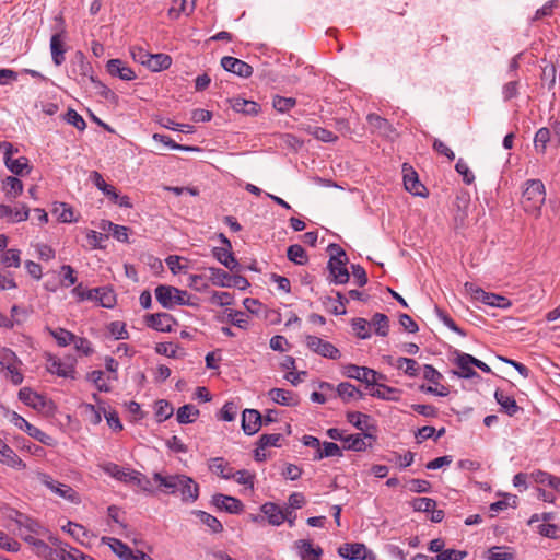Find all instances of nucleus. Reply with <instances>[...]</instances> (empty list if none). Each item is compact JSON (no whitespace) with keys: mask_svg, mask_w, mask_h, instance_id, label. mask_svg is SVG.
I'll list each match as a JSON object with an SVG mask.
<instances>
[{"mask_svg":"<svg viewBox=\"0 0 560 560\" xmlns=\"http://www.w3.org/2000/svg\"><path fill=\"white\" fill-rule=\"evenodd\" d=\"M153 480L166 493L179 492L184 502H194L198 499L199 487L192 478L186 475L153 474Z\"/></svg>","mask_w":560,"mask_h":560,"instance_id":"obj_1","label":"nucleus"},{"mask_svg":"<svg viewBox=\"0 0 560 560\" xmlns=\"http://www.w3.org/2000/svg\"><path fill=\"white\" fill-rule=\"evenodd\" d=\"M545 200L546 191L542 182L539 179L527 180L521 201L523 209L527 213L538 217Z\"/></svg>","mask_w":560,"mask_h":560,"instance_id":"obj_2","label":"nucleus"},{"mask_svg":"<svg viewBox=\"0 0 560 560\" xmlns=\"http://www.w3.org/2000/svg\"><path fill=\"white\" fill-rule=\"evenodd\" d=\"M155 298L165 308H172L175 305H191L187 291L171 285L161 284L156 287Z\"/></svg>","mask_w":560,"mask_h":560,"instance_id":"obj_3","label":"nucleus"},{"mask_svg":"<svg viewBox=\"0 0 560 560\" xmlns=\"http://www.w3.org/2000/svg\"><path fill=\"white\" fill-rule=\"evenodd\" d=\"M37 480L48 488L56 495L65 499L66 501L79 504L81 502L80 495L75 490H73L70 486L59 482L55 480L51 476L46 472L37 471L36 472Z\"/></svg>","mask_w":560,"mask_h":560,"instance_id":"obj_4","label":"nucleus"},{"mask_svg":"<svg viewBox=\"0 0 560 560\" xmlns=\"http://www.w3.org/2000/svg\"><path fill=\"white\" fill-rule=\"evenodd\" d=\"M331 257L328 261V269L332 281L338 284H343L349 280V271L346 268L347 257L346 253L338 246L331 245Z\"/></svg>","mask_w":560,"mask_h":560,"instance_id":"obj_5","label":"nucleus"},{"mask_svg":"<svg viewBox=\"0 0 560 560\" xmlns=\"http://www.w3.org/2000/svg\"><path fill=\"white\" fill-rule=\"evenodd\" d=\"M103 470L109 475L110 477L122 481V482H133L143 490L148 489L149 480L145 479V477L132 469L129 468H121L117 464L114 463H107L103 466Z\"/></svg>","mask_w":560,"mask_h":560,"instance_id":"obj_6","label":"nucleus"},{"mask_svg":"<svg viewBox=\"0 0 560 560\" xmlns=\"http://www.w3.org/2000/svg\"><path fill=\"white\" fill-rule=\"evenodd\" d=\"M465 291L476 301H480L489 306L506 308L511 305L510 301L502 295L485 292L481 288L471 282L465 283Z\"/></svg>","mask_w":560,"mask_h":560,"instance_id":"obj_7","label":"nucleus"},{"mask_svg":"<svg viewBox=\"0 0 560 560\" xmlns=\"http://www.w3.org/2000/svg\"><path fill=\"white\" fill-rule=\"evenodd\" d=\"M9 420L15 427H18L22 431L26 432L31 438L37 440L38 442H40L47 446L56 445V440L52 436L46 434L40 429L31 424L28 421H26L22 416H20L15 411L11 412Z\"/></svg>","mask_w":560,"mask_h":560,"instance_id":"obj_8","label":"nucleus"},{"mask_svg":"<svg viewBox=\"0 0 560 560\" xmlns=\"http://www.w3.org/2000/svg\"><path fill=\"white\" fill-rule=\"evenodd\" d=\"M307 349L320 357L336 360L340 358V351L329 341L317 336L306 335L304 338Z\"/></svg>","mask_w":560,"mask_h":560,"instance_id":"obj_9","label":"nucleus"},{"mask_svg":"<svg viewBox=\"0 0 560 560\" xmlns=\"http://www.w3.org/2000/svg\"><path fill=\"white\" fill-rule=\"evenodd\" d=\"M343 375L349 378L358 380L360 382L365 383L368 386H371V384H375V377L377 375V372L366 366L348 364L343 369Z\"/></svg>","mask_w":560,"mask_h":560,"instance_id":"obj_10","label":"nucleus"},{"mask_svg":"<svg viewBox=\"0 0 560 560\" xmlns=\"http://www.w3.org/2000/svg\"><path fill=\"white\" fill-rule=\"evenodd\" d=\"M221 66L224 70L241 78H249L253 74V67L250 65L234 57H223L221 59Z\"/></svg>","mask_w":560,"mask_h":560,"instance_id":"obj_11","label":"nucleus"},{"mask_svg":"<svg viewBox=\"0 0 560 560\" xmlns=\"http://www.w3.org/2000/svg\"><path fill=\"white\" fill-rule=\"evenodd\" d=\"M222 242L225 244V247H215L213 248V256L220 261L223 266L229 268L231 271H234L238 267V262L231 253V242L221 234Z\"/></svg>","mask_w":560,"mask_h":560,"instance_id":"obj_12","label":"nucleus"},{"mask_svg":"<svg viewBox=\"0 0 560 560\" xmlns=\"http://www.w3.org/2000/svg\"><path fill=\"white\" fill-rule=\"evenodd\" d=\"M50 540L52 541L54 545L57 546L56 550L49 549L50 560H81V557H84L85 555L75 548L67 549L68 546L62 545L57 538H50Z\"/></svg>","mask_w":560,"mask_h":560,"instance_id":"obj_13","label":"nucleus"},{"mask_svg":"<svg viewBox=\"0 0 560 560\" xmlns=\"http://www.w3.org/2000/svg\"><path fill=\"white\" fill-rule=\"evenodd\" d=\"M262 425V416L256 409H245L242 416V429L253 435L259 431Z\"/></svg>","mask_w":560,"mask_h":560,"instance_id":"obj_14","label":"nucleus"},{"mask_svg":"<svg viewBox=\"0 0 560 560\" xmlns=\"http://www.w3.org/2000/svg\"><path fill=\"white\" fill-rule=\"evenodd\" d=\"M30 215V209L26 205L22 203L14 209L10 206L0 203V219L5 218L11 223H19L26 221Z\"/></svg>","mask_w":560,"mask_h":560,"instance_id":"obj_15","label":"nucleus"},{"mask_svg":"<svg viewBox=\"0 0 560 560\" xmlns=\"http://www.w3.org/2000/svg\"><path fill=\"white\" fill-rule=\"evenodd\" d=\"M212 503L220 510L232 514H238L243 511V503L241 500L225 494H215L212 497Z\"/></svg>","mask_w":560,"mask_h":560,"instance_id":"obj_16","label":"nucleus"},{"mask_svg":"<svg viewBox=\"0 0 560 560\" xmlns=\"http://www.w3.org/2000/svg\"><path fill=\"white\" fill-rule=\"evenodd\" d=\"M294 548L301 560H319L323 555V549L319 546H314L306 539L296 540Z\"/></svg>","mask_w":560,"mask_h":560,"instance_id":"obj_17","label":"nucleus"},{"mask_svg":"<svg viewBox=\"0 0 560 560\" xmlns=\"http://www.w3.org/2000/svg\"><path fill=\"white\" fill-rule=\"evenodd\" d=\"M366 120L371 129L380 136L393 138L396 135V130L389 121L376 114L368 115Z\"/></svg>","mask_w":560,"mask_h":560,"instance_id":"obj_18","label":"nucleus"},{"mask_svg":"<svg viewBox=\"0 0 560 560\" xmlns=\"http://www.w3.org/2000/svg\"><path fill=\"white\" fill-rule=\"evenodd\" d=\"M106 70L110 75L118 77L125 81H131L136 79V73L133 70L120 59L108 60L106 63Z\"/></svg>","mask_w":560,"mask_h":560,"instance_id":"obj_19","label":"nucleus"},{"mask_svg":"<svg viewBox=\"0 0 560 560\" xmlns=\"http://www.w3.org/2000/svg\"><path fill=\"white\" fill-rule=\"evenodd\" d=\"M404 185L415 196H424L425 187L420 183L417 173L404 164Z\"/></svg>","mask_w":560,"mask_h":560,"instance_id":"obj_20","label":"nucleus"},{"mask_svg":"<svg viewBox=\"0 0 560 560\" xmlns=\"http://www.w3.org/2000/svg\"><path fill=\"white\" fill-rule=\"evenodd\" d=\"M19 398L25 405L36 410H44L48 404L47 399L44 396L37 394L36 392H33L27 387L20 389Z\"/></svg>","mask_w":560,"mask_h":560,"instance_id":"obj_21","label":"nucleus"},{"mask_svg":"<svg viewBox=\"0 0 560 560\" xmlns=\"http://www.w3.org/2000/svg\"><path fill=\"white\" fill-rule=\"evenodd\" d=\"M260 510L272 526H279L287 520V512L276 503L267 502L261 505Z\"/></svg>","mask_w":560,"mask_h":560,"instance_id":"obj_22","label":"nucleus"},{"mask_svg":"<svg viewBox=\"0 0 560 560\" xmlns=\"http://www.w3.org/2000/svg\"><path fill=\"white\" fill-rule=\"evenodd\" d=\"M147 324L149 327L159 331H171L175 322L170 314L159 313L148 315Z\"/></svg>","mask_w":560,"mask_h":560,"instance_id":"obj_23","label":"nucleus"},{"mask_svg":"<svg viewBox=\"0 0 560 560\" xmlns=\"http://www.w3.org/2000/svg\"><path fill=\"white\" fill-rule=\"evenodd\" d=\"M474 357L468 353H458L455 360V363L458 368V371L454 372L457 376L463 378H471L477 375L476 371L472 369Z\"/></svg>","mask_w":560,"mask_h":560,"instance_id":"obj_24","label":"nucleus"},{"mask_svg":"<svg viewBox=\"0 0 560 560\" xmlns=\"http://www.w3.org/2000/svg\"><path fill=\"white\" fill-rule=\"evenodd\" d=\"M370 550L365 547L364 544H343L339 547L338 553L340 557L349 560H361L363 556L368 555Z\"/></svg>","mask_w":560,"mask_h":560,"instance_id":"obj_25","label":"nucleus"},{"mask_svg":"<svg viewBox=\"0 0 560 560\" xmlns=\"http://www.w3.org/2000/svg\"><path fill=\"white\" fill-rule=\"evenodd\" d=\"M72 71L79 77L78 81L81 84L86 83V81L95 82L92 66L89 61L85 60L82 54L78 56V60L74 63Z\"/></svg>","mask_w":560,"mask_h":560,"instance_id":"obj_26","label":"nucleus"},{"mask_svg":"<svg viewBox=\"0 0 560 560\" xmlns=\"http://www.w3.org/2000/svg\"><path fill=\"white\" fill-rule=\"evenodd\" d=\"M0 463L18 470H24L26 468V464L7 443L0 451Z\"/></svg>","mask_w":560,"mask_h":560,"instance_id":"obj_27","label":"nucleus"},{"mask_svg":"<svg viewBox=\"0 0 560 560\" xmlns=\"http://www.w3.org/2000/svg\"><path fill=\"white\" fill-rule=\"evenodd\" d=\"M102 541L112 549L122 560H136L133 558V551L121 540L113 537H103Z\"/></svg>","mask_w":560,"mask_h":560,"instance_id":"obj_28","label":"nucleus"},{"mask_svg":"<svg viewBox=\"0 0 560 560\" xmlns=\"http://www.w3.org/2000/svg\"><path fill=\"white\" fill-rule=\"evenodd\" d=\"M269 398L282 406H295L299 400L294 393L283 388H272L268 392Z\"/></svg>","mask_w":560,"mask_h":560,"instance_id":"obj_29","label":"nucleus"},{"mask_svg":"<svg viewBox=\"0 0 560 560\" xmlns=\"http://www.w3.org/2000/svg\"><path fill=\"white\" fill-rule=\"evenodd\" d=\"M230 105H231L233 110H235L237 113L245 114V115L255 116L260 110V107H259V105L256 102L249 101V100H245V98H242V97H233V98H231L230 100Z\"/></svg>","mask_w":560,"mask_h":560,"instance_id":"obj_30","label":"nucleus"},{"mask_svg":"<svg viewBox=\"0 0 560 560\" xmlns=\"http://www.w3.org/2000/svg\"><path fill=\"white\" fill-rule=\"evenodd\" d=\"M370 395L383 400L398 401L401 396V390L387 385H376V387L371 388Z\"/></svg>","mask_w":560,"mask_h":560,"instance_id":"obj_31","label":"nucleus"},{"mask_svg":"<svg viewBox=\"0 0 560 560\" xmlns=\"http://www.w3.org/2000/svg\"><path fill=\"white\" fill-rule=\"evenodd\" d=\"M82 299L98 300L101 305L104 307H112L115 302V295L113 291L104 288L89 290L86 291V295H83Z\"/></svg>","mask_w":560,"mask_h":560,"instance_id":"obj_32","label":"nucleus"},{"mask_svg":"<svg viewBox=\"0 0 560 560\" xmlns=\"http://www.w3.org/2000/svg\"><path fill=\"white\" fill-rule=\"evenodd\" d=\"M209 469L223 479H231L234 469L222 457H214L209 460Z\"/></svg>","mask_w":560,"mask_h":560,"instance_id":"obj_33","label":"nucleus"},{"mask_svg":"<svg viewBox=\"0 0 560 560\" xmlns=\"http://www.w3.org/2000/svg\"><path fill=\"white\" fill-rule=\"evenodd\" d=\"M301 129L303 131H305L306 133L313 136L315 139L323 141V142H334L337 140V136L334 135L330 130H327V129L318 127V126L303 124L301 126Z\"/></svg>","mask_w":560,"mask_h":560,"instance_id":"obj_34","label":"nucleus"},{"mask_svg":"<svg viewBox=\"0 0 560 560\" xmlns=\"http://www.w3.org/2000/svg\"><path fill=\"white\" fill-rule=\"evenodd\" d=\"M172 65V58L166 54H150L147 59V68L151 71H161L168 69Z\"/></svg>","mask_w":560,"mask_h":560,"instance_id":"obj_35","label":"nucleus"},{"mask_svg":"<svg viewBox=\"0 0 560 560\" xmlns=\"http://www.w3.org/2000/svg\"><path fill=\"white\" fill-rule=\"evenodd\" d=\"M494 398L501 406V409L509 416H514L520 409L515 399L506 395L503 390H495Z\"/></svg>","mask_w":560,"mask_h":560,"instance_id":"obj_36","label":"nucleus"},{"mask_svg":"<svg viewBox=\"0 0 560 560\" xmlns=\"http://www.w3.org/2000/svg\"><path fill=\"white\" fill-rule=\"evenodd\" d=\"M48 371L61 377L74 378V368L70 363H63L58 359H50L48 363Z\"/></svg>","mask_w":560,"mask_h":560,"instance_id":"obj_37","label":"nucleus"},{"mask_svg":"<svg viewBox=\"0 0 560 560\" xmlns=\"http://www.w3.org/2000/svg\"><path fill=\"white\" fill-rule=\"evenodd\" d=\"M366 439L372 440L371 434H350L343 438L345 447L355 452L365 451L369 444L365 442Z\"/></svg>","mask_w":560,"mask_h":560,"instance_id":"obj_38","label":"nucleus"},{"mask_svg":"<svg viewBox=\"0 0 560 560\" xmlns=\"http://www.w3.org/2000/svg\"><path fill=\"white\" fill-rule=\"evenodd\" d=\"M337 395L345 401L348 402L352 399H361L363 397L362 392L354 385L343 382L336 387Z\"/></svg>","mask_w":560,"mask_h":560,"instance_id":"obj_39","label":"nucleus"},{"mask_svg":"<svg viewBox=\"0 0 560 560\" xmlns=\"http://www.w3.org/2000/svg\"><path fill=\"white\" fill-rule=\"evenodd\" d=\"M5 166L15 175L23 176L28 174L32 167L28 164V159L25 156H21L19 159H5Z\"/></svg>","mask_w":560,"mask_h":560,"instance_id":"obj_40","label":"nucleus"},{"mask_svg":"<svg viewBox=\"0 0 560 560\" xmlns=\"http://www.w3.org/2000/svg\"><path fill=\"white\" fill-rule=\"evenodd\" d=\"M51 57L56 66H60L65 60V48L61 34H54L50 38Z\"/></svg>","mask_w":560,"mask_h":560,"instance_id":"obj_41","label":"nucleus"},{"mask_svg":"<svg viewBox=\"0 0 560 560\" xmlns=\"http://www.w3.org/2000/svg\"><path fill=\"white\" fill-rule=\"evenodd\" d=\"M3 191L7 198L15 199L23 192V183L13 176H8L3 180Z\"/></svg>","mask_w":560,"mask_h":560,"instance_id":"obj_42","label":"nucleus"},{"mask_svg":"<svg viewBox=\"0 0 560 560\" xmlns=\"http://www.w3.org/2000/svg\"><path fill=\"white\" fill-rule=\"evenodd\" d=\"M51 213L60 222L70 223V222L74 221L73 209L69 205H67L65 202H56V203H54V208L51 210Z\"/></svg>","mask_w":560,"mask_h":560,"instance_id":"obj_43","label":"nucleus"},{"mask_svg":"<svg viewBox=\"0 0 560 560\" xmlns=\"http://www.w3.org/2000/svg\"><path fill=\"white\" fill-rule=\"evenodd\" d=\"M90 179L100 190H102L110 199L116 200L118 198L116 189L113 186L106 184L103 176L98 172L93 171L90 175Z\"/></svg>","mask_w":560,"mask_h":560,"instance_id":"obj_44","label":"nucleus"},{"mask_svg":"<svg viewBox=\"0 0 560 560\" xmlns=\"http://www.w3.org/2000/svg\"><path fill=\"white\" fill-rule=\"evenodd\" d=\"M198 416L199 410L194 405H184L176 413L177 421L182 424L192 423Z\"/></svg>","mask_w":560,"mask_h":560,"instance_id":"obj_45","label":"nucleus"},{"mask_svg":"<svg viewBox=\"0 0 560 560\" xmlns=\"http://www.w3.org/2000/svg\"><path fill=\"white\" fill-rule=\"evenodd\" d=\"M209 278L212 284L221 288H230L231 275L220 268L210 267L209 269Z\"/></svg>","mask_w":560,"mask_h":560,"instance_id":"obj_46","label":"nucleus"},{"mask_svg":"<svg viewBox=\"0 0 560 560\" xmlns=\"http://www.w3.org/2000/svg\"><path fill=\"white\" fill-rule=\"evenodd\" d=\"M489 560H513L515 555L510 547L506 546H494L488 551Z\"/></svg>","mask_w":560,"mask_h":560,"instance_id":"obj_47","label":"nucleus"},{"mask_svg":"<svg viewBox=\"0 0 560 560\" xmlns=\"http://www.w3.org/2000/svg\"><path fill=\"white\" fill-rule=\"evenodd\" d=\"M195 514L199 517L202 524L210 528L212 533H220L223 530L221 522L215 516L203 511H196Z\"/></svg>","mask_w":560,"mask_h":560,"instance_id":"obj_48","label":"nucleus"},{"mask_svg":"<svg viewBox=\"0 0 560 560\" xmlns=\"http://www.w3.org/2000/svg\"><path fill=\"white\" fill-rule=\"evenodd\" d=\"M287 256H288L289 260H291L292 262H294L296 265H304L307 261L306 252L299 244L289 246V248L287 250Z\"/></svg>","mask_w":560,"mask_h":560,"instance_id":"obj_49","label":"nucleus"},{"mask_svg":"<svg viewBox=\"0 0 560 560\" xmlns=\"http://www.w3.org/2000/svg\"><path fill=\"white\" fill-rule=\"evenodd\" d=\"M49 334L56 339L57 343L66 347L75 340V335L63 328L48 329Z\"/></svg>","mask_w":560,"mask_h":560,"instance_id":"obj_50","label":"nucleus"},{"mask_svg":"<svg viewBox=\"0 0 560 560\" xmlns=\"http://www.w3.org/2000/svg\"><path fill=\"white\" fill-rule=\"evenodd\" d=\"M152 139L156 142H161L171 149L174 150H180V151H199L200 149L198 147H189V145H183L174 142L170 137L161 133H154L152 136Z\"/></svg>","mask_w":560,"mask_h":560,"instance_id":"obj_51","label":"nucleus"},{"mask_svg":"<svg viewBox=\"0 0 560 560\" xmlns=\"http://www.w3.org/2000/svg\"><path fill=\"white\" fill-rule=\"evenodd\" d=\"M62 529L79 542H83L84 538L88 537V532L84 526L78 523L68 522L67 525L62 526Z\"/></svg>","mask_w":560,"mask_h":560,"instance_id":"obj_52","label":"nucleus"},{"mask_svg":"<svg viewBox=\"0 0 560 560\" xmlns=\"http://www.w3.org/2000/svg\"><path fill=\"white\" fill-rule=\"evenodd\" d=\"M371 326L374 327L375 332L382 337L387 336L388 334V317L384 314L376 313L372 320Z\"/></svg>","mask_w":560,"mask_h":560,"instance_id":"obj_53","label":"nucleus"},{"mask_svg":"<svg viewBox=\"0 0 560 560\" xmlns=\"http://www.w3.org/2000/svg\"><path fill=\"white\" fill-rule=\"evenodd\" d=\"M296 104V100L293 97H283L276 95L272 98V106L279 113H287L293 108Z\"/></svg>","mask_w":560,"mask_h":560,"instance_id":"obj_54","label":"nucleus"},{"mask_svg":"<svg viewBox=\"0 0 560 560\" xmlns=\"http://www.w3.org/2000/svg\"><path fill=\"white\" fill-rule=\"evenodd\" d=\"M550 141V131L547 128H540L534 138V145L537 152L545 153L547 143Z\"/></svg>","mask_w":560,"mask_h":560,"instance_id":"obj_55","label":"nucleus"},{"mask_svg":"<svg viewBox=\"0 0 560 560\" xmlns=\"http://www.w3.org/2000/svg\"><path fill=\"white\" fill-rule=\"evenodd\" d=\"M332 456H341L340 447L334 442H324L323 447L318 448V452L315 455V459Z\"/></svg>","mask_w":560,"mask_h":560,"instance_id":"obj_56","label":"nucleus"},{"mask_svg":"<svg viewBox=\"0 0 560 560\" xmlns=\"http://www.w3.org/2000/svg\"><path fill=\"white\" fill-rule=\"evenodd\" d=\"M20 250L19 249H7L3 252L1 256V262L5 267H14L19 268L21 266V258H20Z\"/></svg>","mask_w":560,"mask_h":560,"instance_id":"obj_57","label":"nucleus"},{"mask_svg":"<svg viewBox=\"0 0 560 560\" xmlns=\"http://www.w3.org/2000/svg\"><path fill=\"white\" fill-rule=\"evenodd\" d=\"M352 328L355 331L357 336L361 339H368L371 336V324L364 318H354L352 320Z\"/></svg>","mask_w":560,"mask_h":560,"instance_id":"obj_58","label":"nucleus"},{"mask_svg":"<svg viewBox=\"0 0 560 560\" xmlns=\"http://www.w3.org/2000/svg\"><path fill=\"white\" fill-rule=\"evenodd\" d=\"M231 479H234L237 483L244 485L252 490L254 488L255 475L252 474L249 470L241 469L237 471H233Z\"/></svg>","mask_w":560,"mask_h":560,"instance_id":"obj_59","label":"nucleus"},{"mask_svg":"<svg viewBox=\"0 0 560 560\" xmlns=\"http://www.w3.org/2000/svg\"><path fill=\"white\" fill-rule=\"evenodd\" d=\"M395 365L397 369L404 370V372L409 376H415L418 373V363L413 359L399 358Z\"/></svg>","mask_w":560,"mask_h":560,"instance_id":"obj_60","label":"nucleus"},{"mask_svg":"<svg viewBox=\"0 0 560 560\" xmlns=\"http://www.w3.org/2000/svg\"><path fill=\"white\" fill-rule=\"evenodd\" d=\"M19 360L20 359L12 350L8 348L0 350V368L2 371L7 370L8 368H12L13 364H18Z\"/></svg>","mask_w":560,"mask_h":560,"instance_id":"obj_61","label":"nucleus"},{"mask_svg":"<svg viewBox=\"0 0 560 560\" xmlns=\"http://www.w3.org/2000/svg\"><path fill=\"white\" fill-rule=\"evenodd\" d=\"M347 419L357 429L363 431L368 427V422H369L370 418H369V416H366L364 413H361V412H358V411H353V412H348L347 413Z\"/></svg>","mask_w":560,"mask_h":560,"instance_id":"obj_62","label":"nucleus"},{"mask_svg":"<svg viewBox=\"0 0 560 560\" xmlns=\"http://www.w3.org/2000/svg\"><path fill=\"white\" fill-rule=\"evenodd\" d=\"M467 552L456 549H445L436 555L432 560H463L466 558Z\"/></svg>","mask_w":560,"mask_h":560,"instance_id":"obj_63","label":"nucleus"},{"mask_svg":"<svg viewBox=\"0 0 560 560\" xmlns=\"http://www.w3.org/2000/svg\"><path fill=\"white\" fill-rule=\"evenodd\" d=\"M65 120L81 131L84 130L86 127V124L82 116L71 108L68 109L67 114L65 115Z\"/></svg>","mask_w":560,"mask_h":560,"instance_id":"obj_64","label":"nucleus"}]
</instances>
